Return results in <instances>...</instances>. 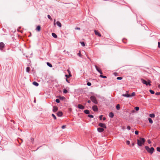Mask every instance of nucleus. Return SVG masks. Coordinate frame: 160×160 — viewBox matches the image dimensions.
<instances>
[{
  "label": "nucleus",
  "mask_w": 160,
  "mask_h": 160,
  "mask_svg": "<svg viewBox=\"0 0 160 160\" xmlns=\"http://www.w3.org/2000/svg\"><path fill=\"white\" fill-rule=\"evenodd\" d=\"M88 116L91 118H93V116L91 115H88Z\"/></svg>",
  "instance_id": "39"
},
{
  "label": "nucleus",
  "mask_w": 160,
  "mask_h": 160,
  "mask_svg": "<svg viewBox=\"0 0 160 160\" xmlns=\"http://www.w3.org/2000/svg\"><path fill=\"white\" fill-rule=\"evenodd\" d=\"M56 102H57V103H59L60 102V100H59V99H57L56 100Z\"/></svg>",
  "instance_id": "37"
},
{
  "label": "nucleus",
  "mask_w": 160,
  "mask_h": 160,
  "mask_svg": "<svg viewBox=\"0 0 160 160\" xmlns=\"http://www.w3.org/2000/svg\"><path fill=\"white\" fill-rule=\"evenodd\" d=\"M97 130L99 132H102L104 131V129L102 128H97Z\"/></svg>",
  "instance_id": "10"
},
{
  "label": "nucleus",
  "mask_w": 160,
  "mask_h": 160,
  "mask_svg": "<svg viewBox=\"0 0 160 160\" xmlns=\"http://www.w3.org/2000/svg\"><path fill=\"white\" fill-rule=\"evenodd\" d=\"M135 92H133L132 93V94L131 95V97L134 96L135 95Z\"/></svg>",
  "instance_id": "31"
},
{
  "label": "nucleus",
  "mask_w": 160,
  "mask_h": 160,
  "mask_svg": "<svg viewBox=\"0 0 160 160\" xmlns=\"http://www.w3.org/2000/svg\"><path fill=\"white\" fill-rule=\"evenodd\" d=\"M78 55H79L80 56L81 55V53H80V52L78 54Z\"/></svg>",
  "instance_id": "54"
},
{
  "label": "nucleus",
  "mask_w": 160,
  "mask_h": 160,
  "mask_svg": "<svg viewBox=\"0 0 160 160\" xmlns=\"http://www.w3.org/2000/svg\"><path fill=\"white\" fill-rule=\"evenodd\" d=\"M126 144L128 145H129L130 144V141H129L127 140L126 142Z\"/></svg>",
  "instance_id": "41"
},
{
  "label": "nucleus",
  "mask_w": 160,
  "mask_h": 160,
  "mask_svg": "<svg viewBox=\"0 0 160 160\" xmlns=\"http://www.w3.org/2000/svg\"><path fill=\"white\" fill-rule=\"evenodd\" d=\"M122 78V77H118L117 78V79L118 80H121Z\"/></svg>",
  "instance_id": "34"
},
{
  "label": "nucleus",
  "mask_w": 160,
  "mask_h": 160,
  "mask_svg": "<svg viewBox=\"0 0 160 160\" xmlns=\"http://www.w3.org/2000/svg\"><path fill=\"white\" fill-rule=\"evenodd\" d=\"M155 94L156 95H160V92H157L155 93Z\"/></svg>",
  "instance_id": "40"
},
{
  "label": "nucleus",
  "mask_w": 160,
  "mask_h": 160,
  "mask_svg": "<svg viewBox=\"0 0 160 160\" xmlns=\"http://www.w3.org/2000/svg\"><path fill=\"white\" fill-rule=\"evenodd\" d=\"M145 141V139L143 138H140L139 139L137 140V144L139 146H141L143 145Z\"/></svg>",
  "instance_id": "1"
},
{
  "label": "nucleus",
  "mask_w": 160,
  "mask_h": 160,
  "mask_svg": "<svg viewBox=\"0 0 160 160\" xmlns=\"http://www.w3.org/2000/svg\"><path fill=\"white\" fill-rule=\"evenodd\" d=\"M122 96L128 98L131 97V95L129 94H123Z\"/></svg>",
  "instance_id": "14"
},
{
  "label": "nucleus",
  "mask_w": 160,
  "mask_h": 160,
  "mask_svg": "<svg viewBox=\"0 0 160 160\" xmlns=\"http://www.w3.org/2000/svg\"><path fill=\"white\" fill-rule=\"evenodd\" d=\"M149 116L152 118H154L155 117V115L153 113L150 114L149 115Z\"/></svg>",
  "instance_id": "23"
},
{
  "label": "nucleus",
  "mask_w": 160,
  "mask_h": 160,
  "mask_svg": "<svg viewBox=\"0 0 160 160\" xmlns=\"http://www.w3.org/2000/svg\"><path fill=\"white\" fill-rule=\"evenodd\" d=\"M4 47V44L2 42H1L0 43V49L1 50Z\"/></svg>",
  "instance_id": "9"
},
{
  "label": "nucleus",
  "mask_w": 160,
  "mask_h": 160,
  "mask_svg": "<svg viewBox=\"0 0 160 160\" xmlns=\"http://www.w3.org/2000/svg\"><path fill=\"white\" fill-rule=\"evenodd\" d=\"M59 98H60V99L62 100L63 99L65 98V97H61V96H60L59 97Z\"/></svg>",
  "instance_id": "28"
},
{
  "label": "nucleus",
  "mask_w": 160,
  "mask_h": 160,
  "mask_svg": "<svg viewBox=\"0 0 160 160\" xmlns=\"http://www.w3.org/2000/svg\"><path fill=\"white\" fill-rule=\"evenodd\" d=\"M157 151L160 152V148H159V147L157 148Z\"/></svg>",
  "instance_id": "42"
},
{
  "label": "nucleus",
  "mask_w": 160,
  "mask_h": 160,
  "mask_svg": "<svg viewBox=\"0 0 160 160\" xmlns=\"http://www.w3.org/2000/svg\"><path fill=\"white\" fill-rule=\"evenodd\" d=\"M158 87L160 89V84H159L158 86Z\"/></svg>",
  "instance_id": "57"
},
{
  "label": "nucleus",
  "mask_w": 160,
  "mask_h": 160,
  "mask_svg": "<svg viewBox=\"0 0 160 160\" xmlns=\"http://www.w3.org/2000/svg\"><path fill=\"white\" fill-rule=\"evenodd\" d=\"M80 43L83 46H85V44L84 42H80Z\"/></svg>",
  "instance_id": "26"
},
{
  "label": "nucleus",
  "mask_w": 160,
  "mask_h": 160,
  "mask_svg": "<svg viewBox=\"0 0 160 160\" xmlns=\"http://www.w3.org/2000/svg\"><path fill=\"white\" fill-rule=\"evenodd\" d=\"M148 120L149 122L150 123L152 124L153 123V121H152V119H151L150 118H148Z\"/></svg>",
  "instance_id": "22"
},
{
  "label": "nucleus",
  "mask_w": 160,
  "mask_h": 160,
  "mask_svg": "<svg viewBox=\"0 0 160 160\" xmlns=\"http://www.w3.org/2000/svg\"><path fill=\"white\" fill-rule=\"evenodd\" d=\"M92 109L94 111H97L98 110V109L97 106L96 105H94L93 106Z\"/></svg>",
  "instance_id": "6"
},
{
  "label": "nucleus",
  "mask_w": 160,
  "mask_h": 160,
  "mask_svg": "<svg viewBox=\"0 0 160 160\" xmlns=\"http://www.w3.org/2000/svg\"><path fill=\"white\" fill-rule=\"evenodd\" d=\"M67 71L68 72V73H69V76H71V72H70V71L69 70H67Z\"/></svg>",
  "instance_id": "33"
},
{
  "label": "nucleus",
  "mask_w": 160,
  "mask_h": 160,
  "mask_svg": "<svg viewBox=\"0 0 160 160\" xmlns=\"http://www.w3.org/2000/svg\"><path fill=\"white\" fill-rule=\"evenodd\" d=\"M95 68L96 70L101 74H102V71L97 66H95Z\"/></svg>",
  "instance_id": "8"
},
{
  "label": "nucleus",
  "mask_w": 160,
  "mask_h": 160,
  "mask_svg": "<svg viewBox=\"0 0 160 160\" xmlns=\"http://www.w3.org/2000/svg\"><path fill=\"white\" fill-rule=\"evenodd\" d=\"M88 103H90L91 102V101L90 100H89L88 101Z\"/></svg>",
  "instance_id": "52"
},
{
  "label": "nucleus",
  "mask_w": 160,
  "mask_h": 160,
  "mask_svg": "<svg viewBox=\"0 0 160 160\" xmlns=\"http://www.w3.org/2000/svg\"><path fill=\"white\" fill-rule=\"evenodd\" d=\"M55 22H56V20L55 19H54V25H55Z\"/></svg>",
  "instance_id": "51"
},
{
  "label": "nucleus",
  "mask_w": 160,
  "mask_h": 160,
  "mask_svg": "<svg viewBox=\"0 0 160 160\" xmlns=\"http://www.w3.org/2000/svg\"><path fill=\"white\" fill-rule=\"evenodd\" d=\"M135 133L136 134L138 135V131H136L135 132Z\"/></svg>",
  "instance_id": "44"
},
{
  "label": "nucleus",
  "mask_w": 160,
  "mask_h": 160,
  "mask_svg": "<svg viewBox=\"0 0 160 160\" xmlns=\"http://www.w3.org/2000/svg\"><path fill=\"white\" fill-rule=\"evenodd\" d=\"M135 109L136 111H138L139 110V107H135Z\"/></svg>",
  "instance_id": "36"
},
{
  "label": "nucleus",
  "mask_w": 160,
  "mask_h": 160,
  "mask_svg": "<svg viewBox=\"0 0 160 160\" xmlns=\"http://www.w3.org/2000/svg\"><path fill=\"white\" fill-rule=\"evenodd\" d=\"M48 16V18L49 19H50L51 20H52V18H51V16H50V15H48V16Z\"/></svg>",
  "instance_id": "35"
},
{
  "label": "nucleus",
  "mask_w": 160,
  "mask_h": 160,
  "mask_svg": "<svg viewBox=\"0 0 160 160\" xmlns=\"http://www.w3.org/2000/svg\"><path fill=\"white\" fill-rule=\"evenodd\" d=\"M47 65H48L49 67L50 68H52V65L49 62H47Z\"/></svg>",
  "instance_id": "21"
},
{
  "label": "nucleus",
  "mask_w": 160,
  "mask_h": 160,
  "mask_svg": "<svg viewBox=\"0 0 160 160\" xmlns=\"http://www.w3.org/2000/svg\"><path fill=\"white\" fill-rule=\"evenodd\" d=\"M78 107L79 108L82 109H84L85 107L84 106L82 105L81 104H78Z\"/></svg>",
  "instance_id": "7"
},
{
  "label": "nucleus",
  "mask_w": 160,
  "mask_h": 160,
  "mask_svg": "<svg viewBox=\"0 0 160 160\" xmlns=\"http://www.w3.org/2000/svg\"><path fill=\"white\" fill-rule=\"evenodd\" d=\"M30 68L29 67H27L26 68V71L27 72H29L30 70Z\"/></svg>",
  "instance_id": "25"
},
{
  "label": "nucleus",
  "mask_w": 160,
  "mask_h": 160,
  "mask_svg": "<svg viewBox=\"0 0 160 160\" xmlns=\"http://www.w3.org/2000/svg\"><path fill=\"white\" fill-rule=\"evenodd\" d=\"M90 99L92 102H93L95 104H97L98 102L96 100V98L94 96H92L90 98Z\"/></svg>",
  "instance_id": "4"
},
{
  "label": "nucleus",
  "mask_w": 160,
  "mask_h": 160,
  "mask_svg": "<svg viewBox=\"0 0 160 160\" xmlns=\"http://www.w3.org/2000/svg\"><path fill=\"white\" fill-rule=\"evenodd\" d=\"M62 115V112L59 111L57 113V115L58 117H61Z\"/></svg>",
  "instance_id": "12"
},
{
  "label": "nucleus",
  "mask_w": 160,
  "mask_h": 160,
  "mask_svg": "<svg viewBox=\"0 0 160 160\" xmlns=\"http://www.w3.org/2000/svg\"><path fill=\"white\" fill-rule=\"evenodd\" d=\"M75 29L76 30H80V28H76Z\"/></svg>",
  "instance_id": "50"
},
{
  "label": "nucleus",
  "mask_w": 160,
  "mask_h": 160,
  "mask_svg": "<svg viewBox=\"0 0 160 160\" xmlns=\"http://www.w3.org/2000/svg\"><path fill=\"white\" fill-rule=\"evenodd\" d=\"M148 142L149 143V144H150L151 143V142L150 141V140H148Z\"/></svg>",
  "instance_id": "49"
},
{
  "label": "nucleus",
  "mask_w": 160,
  "mask_h": 160,
  "mask_svg": "<svg viewBox=\"0 0 160 160\" xmlns=\"http://www.w3.org/2000/svg\"><path fill=\"white\" fill-rule=\"evenodd\" d=\"M102 115H100V116L99 118H100V120H101L102 119Z\"/></svg>",
  "instance_id": "45"
},
{
  "label": "nucleus",
  "mask_w": 160,
  "mask_h": 160,
  "mask_svg": "<svg viewBox=\"0 0 160 160\" xmlns=\"http://www.w3.org/2000/svg\"><path fill=\"white\" fill-rule=\"evenodd\" d=\"M63 92L64 93H66L68 92V91H67V90L66 89H64L63 90Z\"/></svg>",
  "instance_id": "32"
},
{
  "label": "nucleus",
  "mask_w": 160,
  "mask_h": 160,
  "mask_svg": "<svg viewBox=\"0 0 160 160\" xmlns=\"http://www.w3.org/2000/svg\"><path fill=\"white\" fill-rule=\"evenodd\" d=\"M109 116L110 118H112L114 116V114L112 112H110L109 114Z\"/></svg>",
  "instance_id": "16"
},
{
  "label": "nucleus",
  "mask_w": 160,
  "mask_h": 160,
  "mask_svg": "<svg viewBox=\"0 0 160 160\" xmlns=\"http://www.w3.org/2000/svg\"><path fill=\"white\" fill-rule=\"evenodd\" d=\"M130 128H131V127L128 126L127 127V129H128V130H130Z\"/></svg>",
  "instance_id": "47"
},
{
  "label": "nucleus",
  "mask_w": 160,
  "mask_h": 160,
  "mask_svg": "<svg viewBox=\"0 0 160 160\" xmlns=\"http://www.w3.org/2000/svg\"><path fill=\"white\" fill-rule=\"evenodd\" d=\"M103 120H106V118L105 117H104L103 118Z\"/></svg>",
  "instance_id": "56"
},
{
  "label": "nucleus",
  "mask_w": 160,
  "mask_h": 160,
  "mask_svg": "<svg viewBox=\"0 0 160 160\" xmlns=\"http://www.w3.org/2000/svg\"><path fill=\"white\" fill-rule=\"evenodd\" d=\"M66 125H63L62 127V129H63L65 128H66Z\"/></svg>",
  "instance_id": "38"
},
{
  "label": "nucleus",
  "mask_w": 160,
  "mask_h": 160,
  "mask_svg": "<svg viewBox=\"0 0 160 160\" xmlns=\"http://www.w3.org/2000/svg\"><path fill=\"white\" fill-rule=\"evenodd\" d=\"M142 82L144 84L146 85H149V86L151 85L150 83L151 82V81L150 80H148V82H147L146 80L143 79H141Z\"/></svg>",
  "instance_id": "3"
},
{
  "label": "nucleus",
  "mask_w": 160,
  "mask_h": 160,
  "mask_svg": "<svg viewBox=\"0 0 160 160\" xmlns=\"http://www.w3.org/2000/svg\"><path fill=\"white\" fill-rule=\"evenodd\" d=\"M100 77H101L102 78H107V77L106 76H103V75H102L101 74L100 75Z\"/></svg>",
  "instance_id": "30"
},
{
  "label": "nucleus",
  "mask_w": 160,
  "mask_h": 160,
  "mask_svg": "<svg viewBox=\"0 0 160 160\" xmlns=\"http://www.w3.org/2000/svg\"><path fill=\"white\" fill-rule=\"evenodd\" d=\"M149 91L150 92V93L152 94H153L154 93V92L152 90H149Z\"/></svg>",
  "instance_id": "27"
},
{
  "label": "nucleus",
  "mask_w": 160,
  "mask_h": 160,
  "mask_svg": "<svg viewBox=\"0 0 160 160\" xmlns=\"http://www.w3.org/2000/svg\"><path fill=\"white\" fill-rule=\"evenodd\" d=\"M116 108L117 110H119L120 108V105L119 104H117L116 106Z\"/></svg>",
  "instance_id": "24"
},
{
  "label": "nucleus",
  "mask_w": 160,
  "mask_h": 160,
  "mask_svg": "<svg viewBox=\"0 0 160 160\" xmlns=\"http://www.w3.org/2000/svg\"><path fill=\"white\" fill-rule=\"evenodd\" d=\"M56 24L59 27H61L62 26V24L59 21H57L56 22Z\"/></svg>",
  "instance_id": "15"
},
{
  "label": "nucleus",
  "mask_w": 160,
  "mask_h": 160,
  "mask_svg": "<svg viewBox=\"0 0 160 160\" xmlns=\"http://www.w3.org/2000/svg\"><path fill=\"white\" fill-rule=\"evenodd\" d=\"M98 126L101 127L105 128H107V127L106 126V124L104 123H100L98 124Z\"/></svg>",
  "instance_id": "5"
},
{
  "label": "nucleus",
  "mask_w": 160,
  "mask_h": 160,
  "mask_svg": "<svg viewBox=\"0 0 160 160\" xmlns=\"http://www.w3.org/2000/svg\"><path fill=\"white\" fill-rule=\"evenodd\" d=\"M135 112V111L134 110H133L132 111V113H134Z\"/></svg>",
  "instance_id": "55"
},
{
  "label": "nucleus",
  "mask_w": 160,
  "mask_h": 160,
  "mask_svg": "<svg viewBox=\"0 0 160 160\" xmlns=\"http://www.w3.org/2000/svg\"><path fill=\"white\" fill-rule=\"evenodd\" d=\"M87 84L88 86H90L91 85V83L90 82H88Z\"/></svg>",
  "instance_id": "43"
},
{
  "label": "nucleus",
  "mask_w": 160,
  "mask_h": 160,
  "mask_svg": "<svg viewBox=\"0 0 160 160\" xmlns=\"http://www.w3.org/2000/svg\"><path fill=\"white\" fill-rule=\"evenodd\" d=\"M58 110V107H56V106H54L53 107V111L54 112H56Z\"/></svg>",
  "instance_id": "13"
},
{
  "label": "nucleus",
  "mask_w": 160,
  "mask_h": 160,
  "mask_svg": "<svg viewBox=\"0 0 160 160\" xmlns=\"http://www.w3.org/2000/svg\"><path fill=\"white\" fill-rule=\"evenodd\" d=\"M36 30L38 31H39L41 30L40 26H38L36 28Z\"/></svg>",
  "instance_id": "17"
},
{
  "label": "nucleus",
  "mask_w": 160,
  "mask_h": 160,
  "mask_svg": "<svg viewBox=\"0 0 160 160\" xmlns=\"http://www.w3.org/2000/svg\"><path fill=\"white\" fill-rule=\"evenodd\" d=\"M94 32H95V34L96 35H98L99 37L101 36V34H100V33L99 32H98L97 31H96V30H94Z\"/></svg>",
  "instance_id": "11"
},
{
  "label": "nucleus",
  "mask_w": 160,
  "mask_h": 160,
  "mask_svg": "<svg viewBox=\"0 0 160 160\" xmlns=\"http://www.w3.org/2000/svg\"><path fill=\"white\" fill-rule=\"evenodd\" d=\"M52 36L55 38H57V36L56 35V34L54 33H52Z\"/></svg>",
  "instance_id": "18"
},
{
  "label": "nucleus",
  "mask_w": 160,
  "mask_h": 160,
  "mask_svg": "<svg viewBox=\"0 0 160 160\" xmlns=\"http://www.w3.org/2000/svg\"><path fill=\"white\" fill-rule=\"evenodd\" d=\"M52 115L53 117L54 118V119H56L57 118H56V117L53 114H52Z\"/></svg>",
  "instance_id": "29"
},
{
  "label": "nucleus",
  "mask_w": 160,
  "mask_h": 160,
  "mask_svg": "<svg viewBox=\"0 0 160 160\" xmlns=\"http://www.w3.org/2000/svg\"><path fill=\"white\" fill-rule=\"evenodd\" d=\"M84 112L86 114H88L89 113V111L88 110H86L84 111Z\"/></svg>",
  "instance_id": "20"
},
{
  "label": "nucleus",
  "mask_w": 160,
  "mask_h": 160,
  "mask_svg": "<svg viewBox=\"0 0 160 160\" xmlns=\"http://www.w3.org/2000/svg\"><path fill=\"white\" fill-rule=\"evenodd\" d=\"M132 145L133 146L134 145V143H132Z\"/></svg>",
  "instance_id": "58"
},
{
  "label": "nucleus",
  "mask_w": 160,
  "mask_h": 160,
  "mask_svg": "<svg viewBox=\"0 0 160 160\" xmlns=\"http://www.w3.org/2000/svg\"><path fill=\"white\" fill-rule=\"evenodd\" d=\"M32 84L33 85H34L36 86H38L39 85L38 83L36 82H32Z\"/></svg>",
  "instance_id": "19"
},
{
  "label": "nucleus",
  "mask_w": 160,
  "mask_h": 160,
  "mask_svg": "<svg viewBox=\"0 0 160 160\" xmlns=\"http://www.w3.org/2000/svg\"><path fill=\"white\" fill-rule=\"evenodd\" d=\"M145 148L147 151L151 154L152 153L154 150L153 148L152 147L150 148L149 147L147 146H145Z\"/></svg>",
  "instance_id": "2"
},
{
  "label": "nucleus",
  "mask_w": 160,
  "mask_h": 160,
  "mask_svg": "<svg viewBox=\"0 0 160 160\" xmlns=\"http://www.w3.org/2000/svg\"><path fill=\"white\" fill-rule=\"evenodd\" d=\"M158 47L160 48V42H158Z\"/></svg>",
  "instance_id": "48"
},
{
  "label": "nucleus",
  "mask_w": 160,
  "mask_h": 160,
  "mask_svg": "<svg viewBox=\"0 0 160 160\" xmlns=\"http://www.w3.org/2000/svg\"><path fill=\"white\" fill-rule=\"evenodd\" d=\"M66 81H67L69 83V81L67 79V78H66Z\"/></svg>",
  "instance_id": "53"
},
{
  "label": "nucleus",
  "mask_w": 160,
  "mask_h": 160,
  "mask_svg": "<svg viewBox=\"0 0 160 160\" xmlns=\"http://www.w3.org/2000/svg\"><path fill=\"white\" fill-rule=\"evenodd\" d=\"M65 77H67V78H69L71 76H69V75H66Z\"/></svg>",
  "instance_id": "46"
}]
</instances>
